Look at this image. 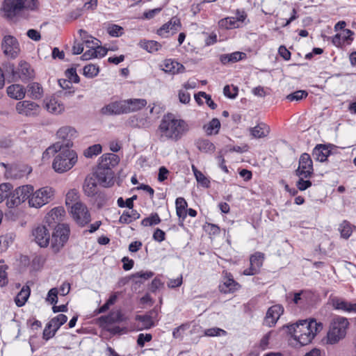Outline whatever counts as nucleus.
<instances>
[{"label": "nucleus", "instance_id": "nucleus-16", "mask_svg": "<svg viewBox=\"0 0 356 356\" xmlns=\"http://www.w3.org/2000/svg\"><path fill=\"white\" fill-rule=\"evenodd\" d=\"M76 130L71 127H63L60 128L57 133L58 139L63 140V143L61 145L62 148H69L72 145V140L76 136Z\"/></svg>", "mask_w": 356, "mask_h": 356}, {"label": "nucleus", "instance_id": "nucleus-36", "mask_svg": "<svg viewBox=\"0 0 356 356\" xmlns=\"http://www.w3.org/2000/svg\"><path fill=\"white\" fill-rule=\"evenodd\" d=\"M175 204L177 215L179 218H181V222H183L186 217L187 202L184 197H177L175 201Z\"/></svg>", "mask_w": 356, "mask_h": 356}, {"label": "nucleus", "instance_id": "nucleus-19", "mask_svg": "<svg viewBox=\"0 0 356 356\" xmlns=\"http://www.w3.org/2000/svg\"><path fill=\"white\" fill-rule=\"evenodd\" d=\"M283 312L284 309L280 305H275L270 307L266 312L264 324L270 327L275 325Z\"/></svg>", "mask_w": 356, "mask_h": 356}, {"label": "nucleus", "instance_id": "nucleus-1", "mask_svg": "<svg viewBox=\"0 0 356 356\" xmlns=\"http://www.w3.org/2000/svg\"><path fill=\"white\" fill-rule=\"evenodd\" d=\"M38 0H3L1 10L3 16L9 20L27 19L31 12L38 10Z\"/></svg>", "mask_w": 356, "mask_h": 356}, {"label": "nucleus", "instance_id": "nucleus-39", "mask_svg": "<svg viewBox=\"0 0 356 356\" xmlns=\"http://www.w3.org/2000/svg\"><path fill=\"white\" fill-rule=\"evenodd\" d=\"M154 313V312L152 311L149 314L137 315L136 316V320L142 323L140 329H149L154 326V321L152 316Z\"/></svg>", "mask_w": 356, "mask_h": 356}, {"label": "nucleus", "instance_id": "nucleus-27", "mask_svg": "<svg viewBox=\"0 0 356 356\" xmlns=\"http://www.w3.org/2000/svg\"><path fill=\"white\" fill-rule=\"evenodd\" d=\"M330 153L329 145L319 144L314 148L312 155L316 160L323 162L326 161Z\"/></svg>", "mask_w": 356, "mask_h": 356}, {"label": "nucleus", "instance_id": "nucleus-45", "mask_svg": "<svg viewBox=\"0 0 356 356\" xmlns=\"http://www.w3.org/2000/svg\"><path fill=\"white\" fill-rule=\"evenodd\" d=\"M67 321V316L65 314H58L57 316L53 318L48 323L56 330H58Z\"/></svg>", "mask_w": 356, "mask_h": 356}, {"label": "nucleus", "instance_id": "nucleus-10", "mask_svg": "<svg viewBox=\"0 0 356 356\" xmlns=\"http://www.w3.org/2000/svg\"><path fill=\"white\" fill-rule=\"evenodd\" d=\"M2 49L6 56L15 58L20 51L19 44L17 39L11 35H6L2 41Z\"/></svg>", "mask_w": 356, "mask_h": 356}, {"label": "nucleus", "instance_id": "nucleus-2", "mask_svg": "<svg viewBox=\"0 0 356 356\" xmlns=\"http://www.w3.org/2000/svg\"><path fill=\"white\" fill-rule=\"evenodd\" d=\"M188 124L183 120L177 119L172 113L165 115L159 126L161 140L177 141L188 131Z\"/></svg>", "mask_w": 356, "mask_h": 356}, {"label": "nucleus", "instance_id": "nucleus-20", "mask_svg": "<svg viewBox=\"0 0 356 356\" xmlns=\"http://www.w3.org/2000/svg\"><path fill=\"white\" fill-rule=\"evenodd\" d=\"M181 27V24L180 19L177 17H173L168 22L164 24L158 29L157 33L162 37H167L166 34L170 31H172L173 34L180 30Z\"/></svg>", "mask_w": 356, "mask_h": 356}, {"label": "nucleus", "instance_id": "nucleus-49", "mask_svg": "<svg viewBox=\"0 0 356 356\" xmlns=\"http://www.w3.org/2000/svg\"><path fill=\"white\" fill-rule=\"evenodd\" d=\"M13 189V186L9 183H3L0 184V203L5 199H9L10 191Z\"/></svg>", "mask_w": 356, "mask_h": 356}, {"label": "nucleus", "instance_id": "nucleus-31", "mask_svg": "<svg viewBox=\"0 0 356 356\" xmlns=\"http://www.w3.org/2000/svg\"><path fill=\"white\" fill-rule=\"evenodd\" d=\"M332 305L336 309H341L346 312L356 313V303H350L340 298L332 299Z\"/></svg>", "mask_w": 356, "mask_h": 356}, {"label": "nucleus", "instance_id": "nucleus-56", "mask_svg": "<svg viewBox=\"0 0 356 356\" xmlns=\"http://www.w3.org/2000/svg\"><path fill=\"white\" fill-rule=\"evenodd\" d=\"M308 93L305 90H297L286 96V99L289 101H299L305 98Z\"/></svg>", "mask_w": 356, "mask_h": 356}, {"label": "nucleus", "instance_id": "nucleus-53", "mask_svg": "<svg viewBox=\"0 0 356 356\" xmlns=\"http://www.w3.org/2000/svg\"><path fill=\"white\" fill-rule=\"evenodd\" d=\"M193 172L197 181L204 187H209L210 181L204 174L194 168Z\"/></svg>", "mask_w": 356, "mask_h": 356}, {"label": "nucleus", "instance_id": "nucleus-4", "mask_svg": "<svg viewBox=\"0 0 356 356\" xmlns=\"http://www.w3.org/2000/svg\"><path fill=\"white\" fill-rule=\"evenodd\" d=\"M55 157L52 167L57 172L62 173L70 170L77 161L76 153L69 148H62Z\"/></svg>", "mask_w": 356, "mask_h": 356}, {"label": "nucleus", "instance_id": "nucleus-54", "mask_svg": "<svg viewBox=\"0 0 356 356\" xmlns=\"http://www.w3.org/2000/svg\"><path fill=\"white\" fill-rule=\"evenodd\" d=\"M107 32L111 36L119 37L122 35L123 29L119 25L111 24L107 28Z\"/></svg>", "mask_w": 356, "mask_h": 356}, {"label": "nucleus", "instance_id": "nucleus-9", "mask_svg": "<svg viewBox=\"0 0 356 356\" xmlns=\"http://www.w3.org/2000/svg\"><path fill=\"white\" fill-rule=\"evenodd\" d=\"M17 113L24 117H36L41 111L38 104L31 100H22L18 102L15 105Z\"/></svg>", "mask_w": 356, "mask_h": 356}, {"label": "nucleus", "instance_id": "nucleus-8", "mask_svg": "<svg viewBox=\"0 0 356 356\" xmlns=\"http://www.w3.org/2000/svg\"><path fill=\"white\" fill-rule=\"evenodd\" d=\"M70 213L75 222L83 227L90 222V214L87 207L80 202H74L70 207Z\"/></svg>", "mask_w": 356, "mask_h": 356}, {"label": "nucleus", "instance_id": "nucleus-63", "mask_svg": "<svg viewBox=\"0 0 356 356\" xmlns=\"http://www.w3.org/2000/svg\"><path fill=\"white\" fill-rule=\"evenodd\" d=\"M89 48H90V49L86 51L81 56V59L83 60H88L92 58H97V54H95V46L92 45Z\"/></svg>", "mask_w": 356, "mask_h": 356}, {"label": "nucleus", "instance_id": "nucleus-34", "mask_svg": "<svg viewBox=\"0 0 356 356\" xmlns=\"http://www.w3.org/2000/svg\"><path fill=\"white\" fill-rule=\"evenodd\" d=\"M31 294V289L28 285H24L15 298L17 307H22L28 300Z\"/></svg>", "mask_w": 356, "mask_h": 356}, {"label": "nucleus", "instance_id": "nucleus-25", "mask_svg": "<svg viewBox=\"0 0 356 356\" xmlns=\"http://www.w3.org/2000/svg\"><path fill=\"white\" fill-rule=\"evenodd\" d=\"M163 68L162 69L165 72L172 74L182 73L185 70L184 66L171 59H167L163 63Z\"/></svg>", "mask_w": 356, "mask_h": 356}, {"label": "nucleus", "instance_id": "nucleus-24", "mask_svg": "<svg viewBox=\"0 0 356 356\" xmlns=\"http://www.w3.org/2000/svg\"><path fill=\"white\" fill-rule=\"evenodd\" d=\"M55 231L52 233L53 236L58 237L60 238V244L58 247H63L64 244L67 242L69 237L70 229L64 224L55 225Z\"/></svg>", "mask_w": 356, "mask_h": 356}, {"label": "nucleus", "instance_id": "nucleus-59", "mask_svg": "<svg viewBox=\"0 0 356 356\" xmlns=\"http://www.w3.org/2000/svg\"><path fill=\"white\" fill-rule=\"evenodd\" d=\"M226 333V331L218 327L209 328L204 332L205 335L209 337L220 336L221 334L225 335Z\"/></svg>", "mask_w": 356, "mask_h": 356}, {"label": "nucleus", "instance_id": "nucleus-42", "mask_svg": "<svg viewBox=\"0 0 356 356\" xmlns=\"http://www.w3.org/2000/svg\"><path fill=\"white\" fill-rule=\"evenodd\" d=\"M293 302L300 307H304L308 303V293L301 291L293 294Z\"/></svg>", "mask_w": 356, "mask_h": 356}, {"label": "nucleus", "instance_id": "nucleus-15", "mask_svg": "<svg viewBox=\"0 0 356 356\" xmlns=\"http://www.w3.org/2000/svg\"><path fill=\"white\" fill-rule=\"evenodd\" d=\"M222 273L224 275L222 283L219 285L220 292L228 293L238 290L241 285L234 280L232 275L227 271H223Z\"/></svg>", "mask_w": 356, "mask_h": 356}, {"label": "nucleus", "instance_id": "nucleus-55", "mask_svg": "<svg viewBox=\"0 0 356 356\" xmlns=\"http://www.w3.org/2000/svg\"><path fill=\"white\" fill-rule=\"evenodd\" d=\"M77 199L78 194L75 190H71L67 193L65 204L68 207V209H70L71 206L74 204V202H76Z\"/></svg>", "mask_w": 356, "mask_h": 356}, {"label": "nucleus", "instance_id": "nucleus-50", "mask_svg": "<svg viewBox=\"0 0 356 356\" xmlns=\"http://www.w3.org/2000/svg\"><path fill=\"white\" fill-rule=\"evenodd\" d=\"M62 149V145H60V143L58 142L54 144L52 146L49 147L42 154V159H48L51 155H54V153L60 151Z\"/></svg>", "mask_w": 356, "mask_h": 356}, {"label": "nucleus", "instance_id": "nucleus-5", "mask_svg": "<svg viewBox=\"0 0 356 356\" xmlns=\"http://www.w3.org/2000/svg\"><path fill=\"white\" fill-rule=\"evenodd\" d=\"M348 325L349 322L346 318L339 316L334 317L330 323V330L327 332L328 342L334 344L344 338Z\"/></svg>", "mask_w": 356, "mask_h": 356}, {"label": "nucleus", "instance_id": "nucleus-21", "mask_svg": "<svg viewBox=\"0 0 356 356\" xmlns=\"http://www.w3.org/2000/svg\"><path fill=\"white\" fill-rule=\"evenodd\" d=\"M104 115H120L127 113V107L124 101L111 102L102 108Z\"/></svg>", "mask_w": 356, "mask_h": 356}, {"label": "nucleus", "instance_id": "nucleus-48", "mask_svg": "<svg viewBox=\"0 0 356 356\" xmlns=\"http://www.w3.org/2000/svg\"><path fill=\"white\" fill-rule=\"evenodd\" d=\"M79 33L83 41V44H86L88 47H90V46L94 45L95 44L96 40L97 39L88 35L87 31L83 29H80L79 31Z\"/></svg>", "mask_w": 356, "mask_h": 356}, {"label": "nucleus", "instance_id": "nucleus-38", "mask_svg": "<svg viewBox=\"0 0 356 356\" xmlns=\"http://www.w3.org/2000/svg\"><path fill=\"white\" fill-rule=\"evenodd\" d=\"M83 190L88 196H93L97 193L96 179L93 177H87L83 185Z\"/></svg>", "mask_w": 356, "mask_h": 356}, {"label": "nucleus", "instance_id": "nucleus-35", "mask_svg": "<svg viewBox=\"0 0 356 356\" xmlns=\"http://www.w3.org/2000/svg\"><path fill=\"white\" fill-rule=\"evenodd\" d=\"M195 145L200 151L204 153H213L216 149L214 144L208 139H198L195 142Z\"/></svg>", "mask_w": 356, "mask_h": 356}, {"label": "nucleus", "instance_id": "nucleus-43", "mask_svg": "<svg viewBox=\"0 0 356 356\" xmlns=\"http://www.w3.org/2000/svg\"><path fill=\"white\" fill-rule=\"evenodd\" d=\"M2 71L3 70L5 75L11 79L13 81L15 82V74H17V68L15 67V65L8 61L4 62L2 64Z\"/></svg>", "mask_w": 356, "mask_h": 356}, {"label": "nucleus", "instance_id": "nucleus-37", "mask_svg": "<svg viewBox=\"0 0 356 356\" xmlns=\"http://www.w3.org/2000/svg\"><path fill=\"white\" fill-rule=\"evenodd\" d=\"M140 213L134 209L131 211H124L120 217L119 222L120 223L129 224L132 221L140 218Z\"/></svg>", "mask_w": 356, "mask_h": 356}, {"label": "nucleus", "instance_id": "nucleus-60", "mask_svg": "<svg viewBox=\"0 0 356 356\" xmlns=\"http://www.w3.org/2000/svg\"><path fill=\"white\" fill-rule=\"evenodd\" d=\"M99 43H100V41L99 40H96L95 44L93 46H95V54H97V58H102L106 56L108 50L107 49L100 46Z\"/></svg>", "mask_w": 356, "mask_h": 356}, {"label": "nucleus", "instance_id": "nucleus-12", "mask_svg": "<svg viewBox=\"0 0 356 356\" xmlns=\"http://www.w3.org/2000/svg\"><path fill=\"white\" fill-rule=\"evenodd\" d=\"M93 175L99 184L104 187H111L114 184V172L113 170L105 168L98 165Z\"/></svg>", "mask_w": 356, "mask_h": 356}, {"label": "nucleus", "instance_id": "nucleus-47", "mask_svg": "<svg viewBox=\"0 0 356 356\" xmlns=\"http://www.w3.org/2000/svg\"><path fill=\"white\" fill-rule=\"evenodd\" d=\"M102 147L100 144L90 146L84 150L83 155L87 158H92L102 152Z\"/></svg>", "mask_w": 356, "mask_h": 356}, {"label": "nucleus", "instance_id": "nucleus-26", "mask_svg": "<svg viewBox=\"0 0 356 356\" xmlns=\"http://www.w3.org/2000/svg\"><path fill=\"white\" fill-rule=\"evenodd\" d=\"M7 95L12 99L22 100L26 95V89L20 84H12L6 89Z\"/></svg>", "mask_w": 356, "mask_h": 356}, {"label": "nucleus", "instance_id": "nucleus-7", "mask_svg": "<svg viewBox=\"0 0 356 356\" xmlns=\"http://www.w3.org/2000/svg\"><path fill=\"white\" fill-rule=\"evenodd\" d=\"M33 190L34 188L33 186L24 185L17 187L14 191H10V197L6 201L7 207L8 208H14L25 202L26 200H29Z\"/></svg>", "mask_w": 356, "mask_h": 356}, {"label": "nucleus", "instance_id": "nucleus-58", "mask_svg": "<svg viewBox=\"0 0 356 356\" xmlns=\"http://www.w3.org/2000/svg\"><path fill=\"white\" fill-rule=\"evenodd\" d=\"M47 300L51 305H56L58 302V289L56 288L51 289L47 294Z\"/></svg>", "mask_w": 356, "mask_h": 356}, {"label": "nucleus", "instance_id": "nucleus-57", "mask_svg": "<svg viewBox=\"0 0 356 356\" xmlns=\"http://www.w3.org/2000/svg\"><path fill=\"white\" fill-rule=\"evenodd\" d=\"M298 181L296 183V186L300 191H305L312 186V182L309 180H305V177L298 176Z\"/></svg>", "mask_w": 356, "mask_h": 356}, {"label": "nucleus", "instance_id": "nucleus-33", "mask_svg": "<svg viewBox=\"0 0 356 356\" xmlns=\"http://www.w3.org/2000/svg\"><path fill=\"white\" fill-rule=\"evenodd\" d=\"M250 131L254 138H264L270 133V127L266 124L261 122L257 126L250 128Z\"/></svg>", "mask_w": 356, "mask_h": 356}, {"label": "nucleus", "instance_id": "nucleus-40", "mask_svg": "<svg viewBox=\"0 0 356 356\" xmlns=\"http://www.w3.org/2000/svg\"><path fill=\"white\" fill-rule=\"evenodd\" d=\"M355 227L351 225L348 221L343 220L339 226L338 230L341 234V236L343 238H348L353 232V229Z\"/></svg>", "mask_w": 356, "mask_h": 356}, {"label": "nucleus", "instance_id": "nucleus-14", "mask_svg": "<svg viewBox=\"0 0 356 356\" xmlns=\"http://www.w3.org/2000/svg\"><path fill=\"white\" fill-rule=\"evenodd\" d=\"M15 82L22 81L27 82L35 77V72L31 65L24 60L19 62L17 67V74H15Z\"/></svg>", "mask_w": 356, "mask_h": 356}, {"label": "nucleus", "instance_id": "nucleus-18", "mask_svg": "<svg viewBox=\"0 0 356 356\" xmlns=\"http://www.w3.org/2000/svg\"><path fill=\"white\" fill-rule=\"evenodd\" d=\"M35 242L42 248L47 247L49 243V230L45 225H40L33 231Z\"/></svg>", "mask_w": 356, "mask_h": 356}, {"label": "nucleus", "instance_id": "nucleus-6", "mask_svg": "<svg viewBox=\"0 0 356 356\" xmlns=\"http://www.w3.org/2000/svg\"><path fill=\"white\" fill-rule=\"evenodd\" d=\"M54 195V191L50 187H42L33 191L29 200V205L36 209L41 208L50 202Z\"/></svg>", "mask_w": 356, "mask_h": 356}, {"label": "nucleus", "instance_id": "nucleus-41", "mask_svg": "<svg viewBox=\"0 0 356 356\" xmlns=\"http://www.w3.org/2000/svg\"><path fill=\"white\" fill-rule=\"evenodd\" d=\"M220 128V122L218 119H212L207 124L204 126V129L207 135L217 134Z\"/></svg>", "mask_w": 356, "mask_h": 356}, {"label": "nucleus", "instance_id": "nucleus-61", "mask_svg": "<svg viewBox=\"0 0 356 356\" xmlns=\"http://www.w3.org/2000/svg\"><path fill=\"white\" fill-rule=\"evenodd\" d=\"M56 331L57 330H56L54 328L50 326L49 323H47L43 331V339L48 340L52 338L55 335Z\"/></svg>", "mask_w": 356, "mask_h": 356}, {"label": "nucleus", "instance_id": "nucleus-11", "mask_svg": "<svg viewBox=\"0 0 356 356\" xmlns=\"http://www.w3.org/2000/svg\"><path fill=\"white\" fill-rule=\"evenodd\" d=\"M313 162L309 154H302L299 159L298 168L296 170V175L309 178L313 174Z\"/></svg>", "mask_w": 356, "mask_h": 356}, {"label": "nucleus", "instance_id": "nucleus-62", "mask_svg": "<svg viewBox=\"0 0 356 356\" xmlns=\"http://www.w3.org/2000/svg\"><path fill=\"white\" fill-rule=\"evenodd\" d=\"M66 76L71 83H79L80 81L79 76L77 75L76 71L74 68L68 69L66 71Z\"/></svg>", "mask_w": 356, "mask_h": 356}, {"label": "nucleus", "instance_id": "nucleus-52", "mask_svg": "<svg viewBox=\"0 0 356 356\" xmlns=\"http://www.w3.org/2000/svg\"><path fill=\"white\" fill-rule=\"evenodd\" d=\"M98 73L99 67L95 65H88L83 68V74L88 78H92L97 76Z\"/></svg>", "mask_w": 356, "mask_h": 356}, {"label": "nucleus", "instance_id": "nucleus-23", "mask_svg": "<svg viewBox=\"0 0 356 356\" xmlns=\"http://www.w3.org/2000/svg\"><path fill=\"white\" fill-rule=\"evenodd\" d=\"M120 158L118 155L113 153H107L100 157L99 165L112 170L113 168L118 164Z\"/></svg>", "mask_w": 356, "mask_h": 356}, {"label": "nucleus", "instance_id": "nucleus-13", "mask_svg": "<svg viewBox=\"0 0 356 356\" xmlns=\"http://www.w3.org/2000/svg\"><path fill=\"white\" fill-rule=\"evenodd\" d=\"M6 168V176L13 179H20L31 172L32 169L24 165H8L1 163Z\"/></svg>", "mask_w": 356, "mask_h": 356}, {"label": "nucleus", "instance_id": "nucleus-29", "mask_svg": "<svg viewBox=\"0 0 356 356\" xmlns=\"http://www.w3.org/2000/svg\"><path fill=\"white\" fill-rule=\"evenodd\" d=\"M246 58V54L241 51H235L232 54H225L220 56V61L223 65L234 63Z\"/></svg>", "mask_w": 356, "mask_h": 356}, {"label": "nucleus", "instance_id": "nucleus-28", "mask_svg": "<svg viewBox=\"0 0 356 356\" xmlns=\"http://www.w3.org/2000/svg\"><path fill=\"white\" fill-rule=\"evenodd\" d=\"M44 102L45 108L49 113L59 114L65 109L64 105L59 102L56 98L46 99Z\"/></svg>", "mask_w": 356, "mask_h": 356}, {"label": "nucleus", "instance_id": "nucleus-51", "mask_svg": "<svg viewBox=\"0 0 356 356\" xmlns=\"http://www.w3.org/2000/svg\"><path fill=\"white\" fill-rule=\"evenodd\" d=\"M141 46L143 49L150 53L156 51L161 47V44L154 40L144 42Z\"/></svg>", "mask_w": 356, "mask_h": 356}, {"label": "nucleus", "instance_id": "nucleus-22", "mask_svg": "<svg viewBox=\"0 0 356 356\" xmlns=\"http://www.w3.org/2000/svg\"><path fill=\"white\" fill-rule=\"evenodd\" d=\"M65 209L62 207H58L52 209L47 216L45 217V222L48 223V226L53 228L55 225L60 224L62 218L65 215Z\"/></svg>", "mask_w": 356, "mask_h": 356}, {"label": "nucleus", "instance_id": "nucleus-30", "mask_svg": "<svg viewBox=\"0 0 356 356\" xmlns=\"http://www.w3.org/2000/svg\"><path fill=\"white\" fill-rule=\"evenodd\" d=\"M124 102L127 113L140 110L147 105V101L145 99H129L124 100Z\"/></svg>", "mask_w": 356, "mask_h": 356}, {"label": "nucleus", "instance_id": "nucleus-46", "mask_svg": "<svg viewBox=\"0 0 356 356\" xmlns=\"http://www.w3.org/2000/svg\"><path fill=\"white\" fill-rule=\"evenodd\" d=\"M161 222V218L157 213H152L151 215L144 218L141 221V225L144 227L158 225Z\"/></svg>", "mask_w": 356, "mask_h": 356}, {"label": "nucleus", "instance_id": "nucleus-44", "mask_svg": "<svg viewBox=\"0 0 356 356\" xmlns=\"http://www.w3.org/2000/svg\"><path fill=\"white\" fill-rule=\"evenodd\" d=\"M101 318L106 323H114L122 322L124 320L123 316L120 311L112 312L108 316H102Z\"/></svg>", "mask_w": 356, "mask_h": 356}, {"label": "nucleus", "instance_id": "nucleus-32", "mask_svg": "<svg viewBox=\"0 0 356 356\" xmlns=\"http://www.w3.org/2000/svg\"><path fill=\"white\" fill-rule=\"evenodd\" d=\"M33 99H40L43 96V88L41 85L37 82H32L27 85L26 92Z\"/></svg>", "mask_w": 356, "mask_h": 356}, {"label": "nucleus", "instance_id": "nucleus-64", "mask_svg": "<svg viewBox=\"0 0 356 356\" xmlns=\"http://www.w3.org/2000/svg\"><path fill=\"white\" fill-rule=\"evenodd\" d=\"M152 335L150 334H140L138 337L137 343L140 347L144 346L145 342H148L152 340Z\"/></svg>", "mask_w": 356, "mask_h": 356}, {"label": "nucleus", "instance_id": "nucleus-17", "mask_svg": "<svg viewBox=\"0 0 356 356\" xmlns=\"http://www.w3.org/2000/svg\"><path fill=\"white\" fill-rule=\"evenodd\" d=\"M264 254L257 252L252 254L250 258V266L244 270L243 274L245 275H254L259 273L260 268L263 265Z\"/></svg>", "mask_w": 356, "mask_h": 356}, {"label": "nucleus", "instance_id": "nucleus-3", "mask_svg": "<svg viewBox=\"0 0 356 356\" xmlns=\"http://www.w3.org/2000/svg\"><path fill=\"white\" fill-rule=\"evenodd\" d=\"M323 329V324L315 319L300 320L289 327V331L294 340L300 346L309 343L316 334Z\"/></svg>", "mask_w": 356, "mask_h": 356}]
</instances>
